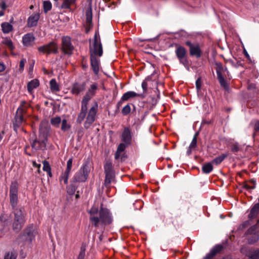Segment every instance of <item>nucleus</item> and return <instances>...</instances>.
<instances>
[{"label":"nucleus","instance_id":"nucleus-1","mask_svg":"<svg viewBox=\"0 0 259 259\" xmlns=\"http://www.w3.org/2000/svg\"><path fill=\"white\" fill-rule=\"evenodd\" d=\"M88 212L91 223L96 228L105 227L111 224L113 221L112 213L109 209L103 207V204L99 208L93 206Z\"/></svg>","mask_w":259,"mask_h":259},{"label":"nucleus","instance_id":"nucleus-2","mask_svg":"<svg viewBox=\"0 0 259 259\" xmlns=\"http://www.w3.org/2000/svg\"><path fill=\"white\" fill-rule=\"evenodd\" d=\"M45 123V122L42 121L40 123L38 139L35 140L31 144L32 147L35 150L43 149L45 148L46 146V143L48 140V132L46 129L43 128V126Z\"/></svg>","mask_w":259,"mask_h":259},{"label":"nucleus","instance_id":"nucleus-3","mask_svg":"<svg viewBox=\"0 0 259 259\" xmlns=\"http://www.w3.org/2000/svg\"><path fill=\"white\" fill-rule=\"evenodd\" d=\"M14 219L13 228L16 232L19 231L24 224L26 220V213L23 208H16L14 210Z\"/></svg>","mask_w":259,"mask_h":259},{"label":"nucleus","instance_id":"nucleus-4","mask_svg":"<svg viewBox=\"0 0 259 259\" xmlns=\"http://www.w3.org/2000/svg\"><path fill=\"white\" fill-rule=\"evenodd\" d=\"M216 72L217 78L221 85L224 89H227L228 85L225 78L229 76V72L225 66L221 63H216Z\"/></svg>","mask_w":259,"mask_h":259},{"label":"nucleus","instance_id":"nucleus-5","mask_svg":"<svg viewBox=\"0 0 259 259\" xmlns=\"http://www.w3.org/2000/svg\"><path fill=\"white\" fill-rule=\"evenodd\" d=\"M90 172V167L88 163L84 164L74 176L73 179L76 182H84Z\"/></svg>","mask_w":259,"mask_h":259},{"label":"nucleus","instance_id":"nucleus-6","mask_svg":"<svg viewBox=\"0 0 259 259\" xmlns=\"http://www.w3.org/2000/svg\"><path fill=\"white\" fill-rule=\"evenodd\" d=\"M90 52L91 55L93 54L95 56H98L101 57L103 54V48L99 34L98 32H96L95 34L93 48H91Z\"/></svg>","mask_w":259,"mask_h":259},{"label":"nucleus","instance_id":"nucleus-7","mask_svg":"<svg viewBox=\"0 0 259 259\" xmlns=\"http://www.w3.org/2000/svg\"><path fill=\"white\" fill-rule=\"evenodd\" d=\"M98 104L96 103L90 109L86 120L84 123V126L85 128H89L95 121L98 111Z\"/></svg>","mask_w":259,"mask_h":259},{"label":"nucleus","instance_id":"nucleus-8","mask_svg":"<svg viewBox=\"0 0 259 259\" xmlns=\"http://www.w3.org/2000/svg\"><path fill=\"white\" fill-rule=\"evenodd\" d=\"M38 51L44 54H56L58 52V46L56 43L52 41L47 45L39 47Z\"/></svg>","mask_w":259,"mask_h":259},{"label":"nucleus","instance_id":"nucleus-9","mask_svg":"<svg viewBox=\"0 0 259 259\" xmlns=\"http://www.w3.org/2000/svg\"><path fill=\"white\" fill-rule=\"evenodd\" d=\"M175 53L180 63L184 66L187 65L188 61L186 58V50L183 47L179 46L177 47Z\"/></svg>","mask_w":259,"mask_h":259},{"label":"nucleus","instance_id":"nucleus-10","mask_svg":"<svg viewBox=\"0 0 259 259\" xmlns=\"http://www.w3.org/2000/svg\"><path fill=\"white\" fill-rule=\"evenodd\" d=\"M137 97H142V95L137 94L134 91H128L126 92L122 95L120 101L117 103L116 105L117 108L119 109L122 105L123 102L127 101L131 98H134Z\"/></svg>","mask_w":259,"mask_h":259},{"label":"nucleus","instance_id":"nucleus-11","mask_svg":"<svg viewBox=\"0 0 259 259\" xmlns=\"http://www.w3.org/2000/svg\"><path fill=\"white\" fill-rule=\"evenodd\" d=\"M62 49L64 53L70 55L73 50V46L71 43L70 38L68 36L63 37L62 39Z\"/></svg>","mask_w":259,"mask_h":259},{"label":"nucleus","instance_id":"nucleus-12","mask_svg":"<svg viewBox=\"0 0 259 259\" xmlns=\"http://www.w3.org/2000/svg\"><path fill=\"white\" fill-rule=\"evenodd\" d=\"M24 112V110L22 107L18 108L17 110L15 121L13 123L15 130H16L17 127H18L24 121L23 115Z\"/></svg>","mask_w":259,"mask_h":259},{"label":"nucleus","instance_id":"nucleus-13","mask_svg":"<svg viewBox=\"0 0 259 259\" xmlns=\"http://www.w3.org/2000/svg\"><path fill=\"white\" fill-rule=\"evenodd\" d=\"M259 227V220L257 221V224L254 226L251 227L248 230L247 233L248 234H254V236L253 237V239H249L248 242L250 244H253L256 242L259 239V232H257L256 234L255 230Z\"/></svg>","mask_w":259,"mask_h":259},{"label":"nucleus","instance_id":"nucleus-14","mask_svg":"<svg viewBox=\"0 0 259 259\" xmlns=\"http://www.w3.org/2000/svg\"><path fill=\"white\" fill-rule=\"evenodd\" d=\"M121 139L122 142L126 144L129 145L132 141L131 131L129 127H124L121 135Z\"/></svg>","mask_w":259,"mask_h":259},{"label":"nucleus","instance_id":"nucleus-15","mask_svg":"<svg viewBox=\"0 0 259 259\" xmlns=\"http://www.w3.org/2000/svg\"><path fill=\"white\" fill-rule=\"evenodd\" d=\"M24 233L29 241L31 242L34 239L37 231L32 225H30L25 229Z\"/></svg>","mask_w":259,"mask_h":259},{"label":"nucleus","instance_id":"nucleus-16","mask_svg":"<svg viewBox=\"0 0 259 259\" xmlns=\"http://www.w3.org/2000/svg\"><path fill=\"white\" fill-rule=\"evenodd\" d=\"M85 89V83L75 82L72 85L71 93L73 95H78L80 93L83 92Z\"/></svg>","mask_w":259,"mask_h":259},{"label":"nucleus","instance_id":"nucleus-17","mask_svg":"<svg viewBox=\"0 0 259 259\" xmlns=\"http://www.w3.org/2000/svg\"><path fill=\"white\" fill-rule=\"evenodd\" d=\"M91 64L94 73L98 75L99 72L100 60L92 54L91 55Z\"/></svg>","mask_w":259,"mask_h":259},{"label":"nucleus","instance_id":"nucleus-18","mask_svg":"<svg viewBox=\"0 0 259 259\" xmlns=\"http://www.w3.org/2000/svg\"><path fill=\"white\" fill-rule=\"evenodd\" d=\"M39 81L37 79H33L29 81L27 85V89L28 93L31 94H33V90L39 85Z\"/></svg>","mask_w":259,"mask_h":259},{"label":"nucleus","instance_id":"nucleus-19","mask_svg":"<svg viewBox=\"0 0 259 259\" xmlns=\"http://www.w3.org/2000/svg\"><path fill=\"white\" fill-rule=\"evenodd\" d=\"M35 37L31 33L25 34L22 38V41L24 46L29 47L32 46L34 41Z\"/></svg>","mask_w":259,"mask_h":259},{"label":"nucleus","instance_id":"nucleus-20","mask_svg":"<svg viewBox=\"0 0 259 259\" xmlns=\"http://www.w3.org/2000/svg\"><path fill=\"white\" fill-rule=\"evenodd\" d=\"M39 19V14L38 13L32 14L28 19V26L31 27L36 26L37 24V22Z\"/></svg>","mask_w":259,"mask_h":259},{"label":"nucleus","instance_id":"nucleus-21","mask_svg":"<svg viewBox=\"0 0 259 259\" xmlns=\"http://www.w3.org/2000/svg\"><path fill=\"white\" fill-rule=\"evenodd\" d=\"M223 249V246L221 245H215L210 252L206 254L205 258L206 259H210L214 256L217 253H219Z\"/></svg>","mask_w":259,"mask_h":259},{"label":"nucleus","instance_id":"nucleus-22","mask_svg":"<svg viewBox=\"0 0 259 259\" xmlns=\"http://www.w3.org/2000/svg\"><path fill=\"white\" fill-rule=\"evenodd\" d=\"M88 107L81 106V110L78 115L77 122L81 123L87 115Z\"/></svg>","mask_w":259,"mask_h":259},{"label":"nucleus","instance_id":"nucleus-23","mask_svg":"<svg viewBox=\"0 0 259 259\" xmlns=\"http://www.w3.org/2000/svg\"><path fill=\"white\" fill-rule=\"evenodd\" d=\"M190 54L191 56H196L199 58L201 55V51L198 45H194L191 49H190Z\"/></svg>","mask_w":259,"mask_h":259},{"label":"nucleus","instance_id":"nucleus-24","mask_svg":"<svg viewBox=\"0 0 259 259\" xmlns=\"http://www.w3.org/2000/svg\"><path fill=\"white\" fill-rule=\"evenodd\" d=\"M50 89L53 93H56L60 90L59 84L54 78L52 79L50 81Z\"/></svg>","mask_w":259,"mask_h":259},{"label":"nucleus","instance_id":"nucleus-25","mask_svg":"<svg viewBox=\"0 0 259 259\" xmlns=\"http://www.w3.org/2000/svg\"><path fill=\"white\" fill-rule=\"evenodd\" d=\"M2 30L4 33H9L13 29L12 25L8 22H3L1 24Z\"/></svg>","mask_w":259,"mask_h":259},{"label":"nucleus","instance_id":"nucleus-26","mask_svg":"<svg viewBox=\"0 0 259 259\" xmlns=\"http://www.w3.org/2000/svg\"><path fill=\"white\" fill-rule=\"evenodd\" d=\"M259 212V203L255 204L250 210L249 214L250 219L253 218L257 216Z\"/></svg>","mask_w":259,"mask_h":259},{"label":"nucleus","instance_id":"nucleus-27","mask_svg":"<svg viewBox=\"0 0 259 259\" xmlns=\"http://www.w3.org/2000/svg\"><path fill=\"white\" fill-rule=\"evenodd\" d=\"M85 16L87 25L90 26L92 22V10L91 7H90L87 10Z\"/></svg>","mask_w":259,"mask_h":259},{"label":"nucleus","instance_id":"nucleus-28","mask_svg":"<svg viewBox=\"0 0 259 259\" xmlns=\"http://www.w3.org/2000/svg\"><path fill=\"white\" fill-rule=\"evenodd\" d=\"M114 178V173L105 174V186L108 187L113 181Z\"/></svg>","mask_w":259,"mask_h":259},{"label":"nucleus","instance_id":"nucleus-29","mask_svg":"<svg viewBox=\"0 0 259 259\" xmlns=\"http://www.w3.org/2000/svg\"><path fill=\"white\" fill-rule=\"evenodd\" d=\"M18 184L17 182L12 183L10 186V195H15L18 194Z\"/></svg>","mask_w":259,"mask_h":259},{"label":"nucleus","instance_id":"nucleus-30","mask_svg":"<svg viewBox=\"0 0 259 259\" xmlns=\"http://www.w3.org/2000/svg\"><path fill=\"white\" fill-rule=\"evenodd\" d=\"M94 96L88 94L86 92L85 95L83 98V99L81 101V105L82 106H84L85 107H88V105L89 101Z\"/></svg>","mask_w":259,"mask_h":259},{"label":"nucleus","instance_id":"nucleus-31","mask_svg":"<svg viewBox=\"0 0 259 259\" xmlns=\"http://www.w3.org/2000/svg\"><path fill=\"white\" fill-rule=\"evenodd\" d=\"M211 162H208L204 164L202 167V170L203 173L209 174L213 169V166Z\"/></svg>","mask_w":259,"mask_h":259},{"label":"nucleus","instance_id":"nucleus-32","mask_svg":"<svg viewBox=\"0 0 259 259\" xmlns=\"http://www.w3.org/2000/svg\"><path fill=\"white\" fill-rule=\"evenodd\" d=\"M98 90V85L97 83H93L90 85L87 93L94 96L96 94L97 90Z\"/></svg>","mask_w":259,"mask_h":259},{"label":"nucleus","instance_id":"nucleus-33","mask_svg":"<svg viewBox=\"0 0 259 259\" xmlns=\"http://www.w3.org/2000/svg\"><path fill=\"white\" fill-rule=\"evenodd\" d=\"M70 174V172H69L66 171H65L64 172H62L59 178V181L60 183L63 182L64 184H67L68 183V180Z\"/></svg>","mask_w":259,"mask_h":259},{"label":"nucleus","instance_id":"nucleus-34","mask_svg":"<svg viewBox=\"0 0 259 259\" xmlns=\"http://www.w3.org/2000/svg\"><path fill=\"white\" fill-rule=\"evenodd\" d=\"M227 154H223L215 157L211 162L212 164L218 165L220 164L225 159V158L227 157Z\"/></svg>","mask_w":259,"mask_h":259},{"label":"nucleus","instance_id":"nucleus-35","mask_svg":"<svg viewBox=\"0 0 259 259\" xmlns=\"http://www.w3.org/2000/svg\"><path fill=\"white\" fill-rule=\"evenodd\" d=\"M243 187L246 190H252L255 187V181L254 180H251L249 182L245 183L243 185Z\"/></svg>","mask_w":259,"mask_h":259},{"label":"nucleus","instance_id":"nucleus-36","mask_svg":"<svg viewBox=\"0 0 259 259\" xmlns=\"http://www.w3.org/2000/svg\"><path fill=\"white\" fill-rule=\"evenodd\" d=\"M104 170L105 174L114 173L112 163L107 161L104 164Z\"/></svg>","mask_w":259,"mask_h":259},{"label":"nucleus","instance_id":"nucleus-37","mask_svg":"<svg viewBox=\"0 0 259 259\" xmlns=\"http://www.w3.org/2000/svg\"><path fill=\"white\" fill-rule=\"evenodd\" d=\"M43 163V170L48 173L49 177H52L51 168L48 161L45 160Z\"/></svg>","mask_w":259,"mask_h":259},{"label":"nucleus","instance_id":"nucleus-38","mask_svg":"<svg viewBox=\"0 0 259 259\" xmlns=\"http://www.w3.org/2000/svg\"><path fill=\"white\" fill-rule=\"evenodd\" d=\"M52 8V5L51 3L49 1H45L43 3V8L44 11L45 13H48L50 11Z\"/></svg>","mask_w":259,"mask_h":259},{"label":"nucleus","instance_id":"nucleus-39","mask_svg":"<svg viewBox=\"0 0 259 259\" xmlns=\"http://www.w3.org/2000/svg\"><path fill=\"white\" fill-rule=\"evenodd\" d=\"M61 122V119L60 117L57 116L54 118H52L51 119V124L55 127H59L60 123Z\"/></svg>","mask_w":259,"mask_h":259},{"label":"nucleus","instance_id":"nucleus-40","mask_svg":"<svg viewBox=\"0 0 259 259\" xmlns=\"http://www.w3.org/2000/svg\"><path fill=\"white\" fill-rule=\"evenodd\" d=\"M85 245L82 244L80 248V252L78 256V259H84L86 250Z\"/></svg>","mask_w":259,"mask_h":259},{"label":"nucleus","instance_id":"nucleus-41","mask_svg":"<svg viewBox=\"0 0 259 259\" xmlns=\"http://www.w3.org/2000/svg\"><path fill=\"white\" fill-rule=\"evenodd\" d=\"M3 43L6 45L11 50H13L14 49L12 41L9 38H5L3 40Z\"/></svg>","mask_w":259,"mask_h":259},{"label":"nucleus","instance_id":"nucleus-42","mask_svg":"<svg viewBox=\"0 0 259 259\" xmlns=\"http://www.w3.org/2000/svg\"><path fill=\"white\" fill-rule=\"evenodd\" d=\"M76 0H64L62 4V8L64 9H68L71 5L74 4Z\"/></svg>","mask_w":259,"mask_h":259},{"label":"nucleus","instance_id":"nucleus-43","mask_svg":"<svg viewBox=\"0 0 259 259\" xmlns=\"http://www.w3.org/2000/svg\"><path fill=\"white\" fill-rule=\"evenodd\" d=\"M126 158V155L125 152H119L118 153V151L116 150L115 154V159L116 160L120 159L121 161H123Z\"/></svg>","mask_w":259,"mask_h":259},{"label":"nucleus","instance_id":"nucleus-44","mask_svg":"<svg viewBox=\"0 0 259 259\" xmlns=\"http://www.w3.org/2000/svg\"><path fill=\"white\" fill-rule=\"evenodd\" d=\"M150 80L151 78L150 77H148L142 82V88L144 93L147 92L148 82L150 81Z\"/></svg>","mask_w":259,"mask_h":259},{"label":"nucleus","instance_id":"nucleus-45","mask_svg":"<svg viewBox=\"0 0 259 259\" xmlns=\"http://www.w3.org/2000/svg\"><path fill=\"white\" fill-rule=\"evenodd\" d=\"M131 111V108L129 104L125 105L122 109L121 113L123 115H127Z\"/></svg>","mask_w":259,"mask_h":259},{"label":"nucleus","instance_id":"nucleus-46","mask_svg":"<svg viewBox=\"0 0 259 259\" xmlns=\"http://www.w3.org/2000/svg\"><path fill=\"white\" fill-rule=\"evenodd\" d=\"M10 202L12 206L14 207L17 205L18 196L17 195H10Z\"/></svg>","mask_w":259,"mask_h":259},{"label":"nucleus","instance_id":"nucleus-47","mask_svg":"<svg viewBox=\"0 0 259 259\" xmlns=\"http://www.w3.org/2000/svg\"><path fill=\"white\" fill-rule=\"evenodd\" d=\"M17 256V253L15 252H8L5 255L4 259H16Z\"/></svg>","mask_w":259,"mask_h":259},{"label":"nucleus","instance_id":"nucleus-48","mask_svg":"<svg viewBox=\"0 0 259 259\" xmlns=\"http://www.w3.org/2000/svg\"><path fill=\"white\" fill-rule=\"evenodd\" d=\"M128 144H126L124 143H120L117 147V151H118V153L119 152H124L125 149L127 146Z\"/></svg>","mask_w":259,"mask_h":259},{"label":"nucleus","instance_id":"nucleus-49","mask_svg":"<svg viewBox=\"0 0 259 259\" xmlns=\"http://www.w3.org/2000/svg\"><path fill=\"white\" fill-rule=\"evenodd\" d=\"M70 128V125L67 124V120L64 119L62 121L61 130L66 131Z\"/></svg>","mask_w":259,"mask_h":259},{"label":"nucleus","instance_id":"nucleus-50","mask_svg":"<svg viewBox=\"0 0 259 259\" xmlns=\"http://www.w3.org/2000/svg\"><path fill=\"white\" fill-rule=\"evenodd\" d=\"M72 162L73 159L72 158L68 159V160L67 162V167L65 171H68L69 172H71L72 167Z\"/></svg>","mask_w":259,"mask_h":259},{"label":"nucleus","instance_id":"nucleus-51","mask_svg":"<svg viewBox=\"0 0 259 259\" xmlns=\"http://www.w3.org/2000/svg\"><path fill=\"white\" fill-rule=\"evenodd\" d=\"M197 145V134L194 136L191 144L189 145V149H194Z\"/></svg>","mask_w":259,"mask_h":259},{"label":"nucleus","instance_id":"nucleus-52","mask_svg":"<svg viewBox=\"0 0 259 259\" xmlns=\"http://www.w3.org/2000/svg\"><path fill=\"white\" fill-rule=\"evenodd\" d=\"M231 150L233 152H238L239 150L238 144L237 143L233 144L231 147Z\"/></svg>","mask_w":259,"mask_h":259},{"label":"nucleus","instance_id":"nucleus-53","mask_svg":"<svg viewBox=\"0 0 259 259\" xmlns=\"http://www.w3.org/2000/svg\"><path fill=\"white\" fill-rule=\"evenodd\" d=\"M251 255L253 256L254 259H259V249L255 250Z\"/></svg>","mask_w":259,"mask_h":259},{"label":"nucleus","instance_id":"nucleus-54","mask_svg":"<svg viewBox=\"0 0 259 259\" xmlns=\"http://www.w3.org/2000/svg\"><path fill=\"white\" fill-rule=\"evenodd\" d=\"M25 62L26 61L24 59L21 60L20 62L19 70L21 72L24 69Z\"/></svg>","mask_w":259,"mask_h":259},{"label":"nucleus","instance_id":"nucleus-55","mask_svg":"<svg viewBox=\"0 0 259 259\" xmlns=\"http://www.w3.org/2000/svg\"><path fill=\"white\" fill-rule=\"evenodd\" d=\"M201 86V81L200 78H198L196 81V87L197 89L200 90Z\"/></svg>","mask_w":259,"mask_h":259},{"label":"nucleus","instance_id":"nucleus-56","mask_svg":"<svg viewBox=\"0 0 259 259\" xmlns=\"http://www.w3.org/2000/svg\"><path fill=\"white\" fill-rule=\"evenodd\" d=\"M8 215L6 214H3L0 217L1 221L3 222H6L7 221Z\"/></svg>","mask_w":259,"mask_h":259},{"label":"nucleus","instance_id":"nucleus-57","mask_svg":"<svg viewBox=\"0 0 259 259\" xmlns=\"http://www.w3.org/2000/svg\"><path fill=\"white\" fill-rule=\"evenodd\" d=\"M0 7L3 10H6L7 8V4L4 1L2 2Z\"/></svg>","mask_w":259,"mask_h":259},{"label":"nucleus","instance_id":"nucleus-58","mask_svg":"<svg viewBox=\"0 0 259 259\" xmlns=\"http://www.w3.org/2000/svg\"><path fill=\"white\" fill-rule=\"evenodd\" d=\"M254 130L255 132L259 131V121H257L255 122L254 125Z\"/></svg>","mask_w":259,"mask_h":259},{"label":"nucleus","instance_id":"nucleus-59","mask_svg":"<svg viewBox=\"0 0 259 259\" xmlns=\"http://www.w3.org/2000/svg\"><path fill=\"white\" fill-rule=\"evenodd\" d=\"M32 165H33V167H37V168H40V167H41V164H37L34 161H32Z\"/></svg>","mask_w":259,"mask_h":259},{"label":"nucleus","instance_id":"nucleus-60","mask_svg":"<svg viewBox=\"0 0 259 259\" xmlns=\"http://www.w3.org/2000/svg\"><path fill=\"white\" fill-rule=\"evenodd\" d=\"M5 69V66L3 63H0V72H3Z\"/></svg>","mask_w":259,"mask_h":259},{"label":"nucleus","instance_id":"nucleus-61","mask_svg":"<svg viewBox=\"0 0 259 259\" xmlns=\"http://www.w3.org/2000/svg\"><path fill=\"white\" fill-rule=\"evenodd\" d=\"M186 44L187 46L189 47V49H191V48H192L194 46V45L192 44L191 42L190 41H187L186 42Z\"/></svg>","mask_w":259,"mask_h":259},{"label":"nucleus","instance_id":"nucleus-62","mask_svg":"<svg viewBox=\"0 0 259 259\" xmlns=\"http://www.w3.org/2000/svg\"><path fill=\"white\" fill-rule=\"evenodd\" d=\"M4 15V10L0 11V17H2Z\"/></svg>","mask_w":259,"mask_h":259},{"label":"nucleus","instance_id":"nucleus-63","mask_svg":"<svg viewBox=\"0 0 259 259\" xmlns=\"http://www.w3.org/2000/svg\"><path fill=\"white\" fill-rule=\"evenodd\" d=\"M4 134V132H2V133H0V141L3 138V135Z\"/></svg>","mask_w":259,"mask_h":259},{"label":"nucleus","instance_id":"nucleus-64","mask_svg":"<svg viewBox=\"0 0 259 259\" xmlns=\"http://www.w3.org/2000/svg\"><path fill=\"white\" fill-rule=\"evenodd\" d=\"M192 149H189V150H188V151H187V153H188V154H190L191 153V150H192Z\"/></svg>","mask_w":259,"mask_h":259}]
</instances>
